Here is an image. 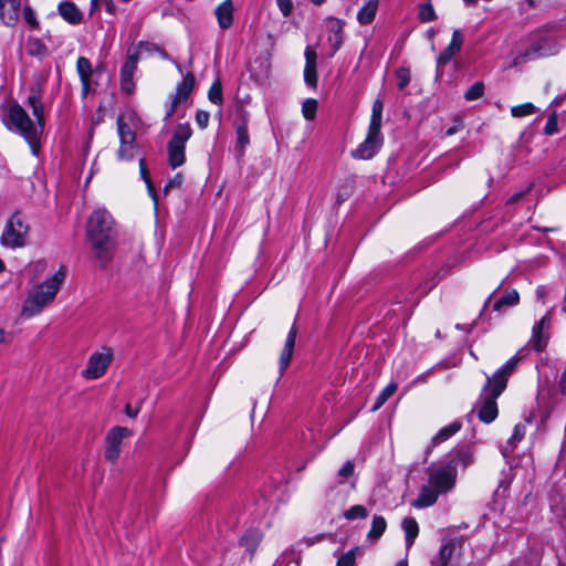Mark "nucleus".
Returning <instances> with one entry per match:
<instances>
[{"label": "nucleus", "instance_id": "60", "mask_svg": "<svg viewBox=\"0 0 566 566\" xmlns=\"http://www.w3.org/2000/svg\"><path fill=\"white\" fill-rule=\"evenodd\" d=\"M428 35H429V38H430V39H432V38L436 35L434 30H433V29H430V30L428 31Z\"/></svg>", "mask_w": 566, "mask_h": 566}, {"label": "nucleus", "instance_id": "32", "mask_svg": "<svg viewBox=\"0 0 566 566\" xmlns=\"http://www.w3.org/2000/svg\"><path fill=\"white\" fill-rule=\"evenodd\" d=\"M387 527V522L382 516L375 515L373 517L370 530L367 534V537L373 541H377L385 533Z\"/></svg>", "mask_w": 566, "mask_h": 566}, {"label": "nucleus", "instance_id": "13", "mask_svg": "<svg viewBox=\"0 0 566 566\" xmlns=\"http://www.w3.org/2000/svg\"><path fill=\"white\" fill-rule=\"evenodd\" d=\"M129 434L130 431L125 427H114L108 431L104 452L106 460L115 462L118 459L122 442Z\"/></svg>", "mask_w": 566, "mask_h": 566}, {"label": "nucleus", "instance_id": "16", "mask_svg": "<svg viewBox=\"0 0 566 566\" xmlns=\"http://www.w3.org/2000/svg\"><path fill=\"white\" fill-rule=\"evenodd\" d=\"M214 17L220 30H229L234 22V6L232 0H224L218 4L214 9Z\"/></svg>", "mask_w": 566, "mask_h": 566}, {"label": "nucleus", "instance_id": "54", "mask_svg": "<svg viewBox=\"0 0 566 566\" xmlns=\"http://www.w3.org/2000/svg\"><path fill=\"white\" fill-rule=\"evenodd\" d=\"M125 412L128 417L135 418L139 412V408H133L130 405H127L125 408Z\"/></svg>", "mask_w": 566, "mask_h": 566}, {"label": "nucleus", "instance_id": "61", "mask_svg": "<svg viewBox=\"0 0 566 566\" xmlns=\"http://www.w3.org/2000/svg\"><path fill=\"white\" fill-rule=\"evenodd\" d=\"M98 4V0H91L92 8H96Z\"/></svg>", "mask_w": 566, "mask_h": 566}, {"label": "nucleus", "instance_id": "41", "mask_svg": "<svg viewBox=\"0 0 566 566\" xmlns=\"http://www.w3.org/2000/svg\"><path fill=\"white\" fill-rule=\"evenodd\" d=\"M484 93V84L482 82H475L465 93L464 98L467 101H475L480 98Z\"/></svg>", "mask_w": 566, "mask_h": 566}, {"label": "nucleus", "instance_id": "8", "mask_svg": "<svg viewBox=\"0 0 566 566\" xmlns=\"http://www.w3.org/2000/svg\"><path fill=\"white\" fill-rule=\"evenodd\" d=\"M457 472L453 464H444L429 470V482L441 494L450 492L457 482Z\"/></svg>", "mask_w": 566, "mask_h": 566}, {"label": "nucleus", "instance_id": "15", "mask_svg": "<svg viewBox=\"0 0 566 566\" xmlns=\"http://www.w3.org/2000/svg\"><path fill=\"white\" fill-rule=\"evenodd\" d=\"M460 548L461 543L455 538L442 543L438 555L431 559V566H448Z\"/></svg>", "mask_w": 566, "mask_h": 566}, {"label": "nucleus", "instance_id": "63", "mask_svg": "<svg viewBox=\"0 0 566 566\" xmlns=\"http://www.w3.org/2000/svg\"><path fill=\"white\" fill-rule=\"evenodd\" d=\"M491 303V296L486 300L485 304H484V307L489 306Z\"/></svg>", "mask_w": 566, "mask_h": 566}, {"label": "nucleus", "instance_id": "11", "mask_svg": "<svg viewBox=\"0 0 566 566\" xmlns=\"http://www.w3.org/2000/svg\"><path fill=\"white\" fill-rule=\"evenodd\" d=\"M520 358L514 356L510 358L505 364H503L492 377H488L486 384L488 387L494 388L495 396H501L507 385L509 377L515 370Z\"/></svg>", "mask_w": 566, "mask_h": 566}, {"label": "nucleus", "instance_id": "48", "mask_svg": "<svg viewBox=\"0 0 566 566\" xmlns=\"http://www.w3.org/2000/svg\"><path fill=\"white\" fill-rule=\"evenodd\" d=\"M139 170H140L142 178L146 182L148 189L151 191L153 190V184L150 181V176H149L148 169L146 167L145 159H140L139 160Z\"/></svg>", "mask_w": 566, "mask_h": 566}, {"label": "nucleus", "instance_id": "34", "mask_svg": "<svg viewBox=\"0 0 566 566\" xmlns=\"http://www.w3.org/2000/svg\"><path fill=\"white\" fill-rule=\"evenodd\" d=\"M471 463H472L471 453L469 451L461 450L447 464H453L455 467V472L458 473L459 467H461L462 469H465Z\"/></svg>", "mask_w": 566, "mask_h": 566}, {"label": "nucleus", "instance_id": "7", "mask_svg": "<svg viewBox=\"0 0 566 566\" xmlns=\"http://www.w3.org/2000/svg\"><path fill=\"white\" fill-rule=\"evenodd\" d=\"M114 357V352L108 346H102L91 354L82 376L85 379L94 380L103 377Z\"/></svg>", "mask_w": 566, "mask_h": 566}, {"label": "nucleus", "instance_id": "3", "mask_svg": "<svg viewBox=\"0 0 566 566\" xmlns=\"http://www.w3.org/2000/svg\"><path fill=\"white\" fill-rule=\"evenodd\" d=\"M66 277V271L61 266L52 276L34 285L28 292L21 307V316L30 318L42 313L53 303Z\"/></svg>", "mask_w": 566, "mask_h": 566}, {"label": "nucleus", "instance_id": "27", "mask_svg": "<svg viewBox=\"0 0 566 566\" xmlns=\"http://www.w3.org/2000/svg\"><path fill=\"white\" fill-rule=\"evenodd\" d=\"M328 41L333 48V54L337 52L343 43V24L339 20H332L328 28Z\"/></svg>", "mask_w": 566, "mask_h": 566}, {"label": "nucleus", "instance_id": "64", "mask_svg": "<svg viewBox=\"0 0 566 566\" xmlns=\"http://www.w3.org/2000/svg\"><path fill=\"white\" fill-rule=\"evenodd\" d=\"M247 539H248V536H243V537L241 538V543H242V544H244V543L247 542Z\"/></svg>", "mask_w": 566, "mask_h": 566}, {"label": "nucleus", "instance_id": "38", "mask_svg": "<svg viewBox=\"0 0 566 566\" xmlns=\"http://www.w3.org/2000/svg\"><path fill=\"white\" fill-rule=\"evenodd\" d=\"M535 112L536 107L532 103H524L511 108L512 116L517 118L533 115Z\"/></svg>", "mask_w": 566, "mask_h": 566}, {"label": "nucleus", "instance_id": "29", "mask_svg": "<svg viewBox=\"0 0 566 566\" xmlns=\"http://www.w3.org/2000/svg\"><path fill=\"white\" fill-rule=\"evenodd\" d=\"M25 50L29 55L38 57V59H43L49 53L48 48L42 42V40H40L38 38H33V36H30L27 40Z\"/></svg>", "mask_w": 566, "mask_h": 566}, {"label": "nucleus", "instance_id": "10", "mask_svg": "<svg viewBox=\"0 0 566 566\" xmlns=\"http://www.w3.org/2000/svg\"><path fill=\"white\" fill-rule=\"evenodd\" d=\"M499 397L495 396L493 387H488V384L484 385L478 402V416L481 421L490 423L496 419L499 413L496 399Z\"/></svg>", "mask_w": 566, "mask_h": 566}, {"label": "nucleus", "instance_id": "30", "mask_svg": "<svg viewBox=\"0 0 566 566\" xmlns=\"http://www.w3.org/2000/svg\"><path fill=\"white\" fill-rule=\"evenodd\" d=\"M520 302V295L516 290L505 292L497 301L492 305L494 311H501L504 307L515 306Z\"/></svg>", "mask_w": 566, "mask_h": 566}, {"label": "nucleus", "instance_id": "18", "mask_svg": "<svg viewBox=\"0 0 566 566\" xmlns=\"http://www.w3.org/2000/svg\"><path fill=\"white\" fill-rule=\"evenodd\" d=\"M463 36L461 31L454 30L452 33L451 42L437 59L438 67L448 64L451 61V59L461 50Z\"/></svg>", "mask_w": 566, "mask_h": 566}, {"label": "nucleus", "instance_id": "44", "mask_svg": "<svg viewBox=\"0 0 566 566\" xmlns=\"http://www.w3.org/2000/svg\"><path fill=\"white\" fill-rule=\"evenodd\" d=\"M558 120H557V114L556 113H553L547 122H546V125L544 127V132L546 135H554L558 132Z\"/></svg>", "mask_w": 566, "mask_h": 566}, {"label": "nucleus", "instance_id": "14", "mask_svg": "<svg viewBox=\"0 0 566 566\" xmlns=\"http://www.w3.org/2000/svg\"><path fill=\"white\" fill-rule=\"evenodd\" d=\"M137 53H129L120 67V90L128 95L135 91L134 74L137 70Z\"/></svg>", "mask_w": 566, "mask_h": 566}, {"label": "nucleus", "instance_id": "35", "mask_svg": "<svg viewBox=\"0 0 566 566\" xmlns=\"http://www.w3.org/2000/svg\"><path fill=\"white\" fill-rule=\"evenodd\" d=\"M382 109L384 104L380 99H376L373 104L371 116L369 126L381 129V118H382Z\"/></svg>", "mask_w": 566, "mask_h": 566}, {"label": "nucleus", "instance_id": "47", "mask_svg": "<svg viewBox=\"0 0 566 566\" xmlns=\"http://www.w3.org/2000/svg\"><path fill=\"white\" fill-rule=\"evenodd\" d=\"M184 176L181 172H177L164 187V191L168 192L171 188H179L182 185Z\"/></svg>", "mask_w": 566, "mask_h": 566}, {"label": "nucleus", "instance_id": "19", "mask_svg": "<svg viewBox=\"0 0 566 566\" xmlns=\"http://www.w3.org/2000/svg\"><path fill=\"white\" fill-rule=\"evenodd\" d=\"M76 72L82 84V96L86 97L91 91V77L93 74L91 61L85 56H80L76 61Z\"/></svg>", "mask_w": 566, "mask_h": 566}, {"label": "nucleus", "instance_id": "24", "mask_svg": "<svg viewBox=\"0 0 566 566\" xmlns=\"http://www.w3.org/2000/svg\"><path fill=\"white\" fill-rule=\"evenodd\" d=\"M525 433H526V423L520 422V423L515 424L512 436L507 440L506 444L504 447H502V453L504 457H507L515 450L517 443L520 441H522Z\"/></svg>", "mask_w": 566, "mask_h": 566}, {"label": "nucleus", "instance_id": "55", "mask_svg": "<svg viewBox=\"0 0 566 566\" xmlns=\"http://www.w3.org/2000/svg\"><path fill=\"white\" fill-rule=\"evenodd\" d=\"M458 130H459V127L457 125H454V126H452V127L447 129L446 135L447 136H452L455 133H458Z\"/></svg>", "mask_w": 566, "mask_h": 566}, {"label": "nucleus", "instance_id": "49", "mask_svg": "<svg viewBox=\"0 0 566 566\" xmlns=\"http://www.w3.org/2000/svg\"><path fill=\"white\" fill-rule=\"evenodd\" d=\"M210 115L206 111H198L196 114V123L197 125L203 129L208 126Z\"/></svg>", "mask_w": 566, "mask_h": 566}, {"label": "nucleus", "instance_id": "50", "mask_svg": "<svg viewBox=\"0 0 566 566\" xmlns=\"http://www.w3.org/2000/svg\"><path fill=\"white\" fill-rule=\"evenodd\" d=\"M277 7L284 17H289L293 10L291 0H276Z\"/></svg>", "mask_w": 566, "mask_h": 566}, {"label": "nucleus", "instance_id": "23", "mask_svg": "<svg viewBox=\"0 0 566 566\" xmlns=\"http://www.w3.org/2000/svg\"><path fill=\"white\" fill-rule=\"evenodd\" d=\"M59 13L69 23L76 25L82 22L83 14L73 2H62L59 4Z\"/></svg>", "mask_w": 566, "mask_h": 566}, {"label": "nucleus", "instance_id": "28", "mask_svg": "<svg viewBox=\"0 0 566 566\" xmlns=\"http://www.w3.org/2000/svg\"><path fill=\"white\" fill-rule=\"evenodd\" d=\"M401 526L405 532L406 546L407 548H410L419 534L418 523L413 517H406L403 518Z\"/></svg>", "mask_w": 566, "mask_h": 566}, {"label": "nucleus", "instance_id": "31", "mask_svg": "<svg viewBox=\"0 0 566 566\" xmlns=\"http://www.w3.org/2000/svg\"><path fill=\"white\" fill-rule=\"evenodd\" d=\"M250 144L248 125L245 122L240 124L235 130V147L240 155H243L244 148Z\"/></svg>", "mask_w": 566, "mask_h": 566}, {"label": "nucleus", "instance_id": "58", "mask_svg": "<svg viewBox=\"0 0 566 566\" xmlns=\"http://www.w3.org/2000/svg\"><path fill=\"white\" fill-rule=\"evenodd\" d=\"M315 6H321L325 2V0H311Z\"/></svg>", "mask_w": 566, "mask_h": 566}, {"label": "nucleus", "instance_id": "40", "mask_svg": "<svg viewBox=\"0 0 566 566\" xmlns=\"http://www.w3.org/2000/svg\"><path fill=\"white\" fill-rule=\"evenodd\" d=\"M367 515H368V511L363 505H354L344 512V517L348 521H353L356 518H366Z\"/></svg>", "mask_w": 566, "mask_h": 566}, {"label": "nucleus", "instance_id": "20", "mask_svg": "<svg viewBox=\"0 0 566 566\" xmlns=\"http://www.w3.org/2000/svg\"><path fill=\"white\" fill-rule=\"evenodd\" d=\"M305 67H304V81L308 86L316 87L317 85V72H316V60L317 54L311 46L305 49Z\"/></svg>", "mask_w": 566, "mask_h": 566}, {"label": "nucleus", "instance_id": "43", "mask_svg": "<svg viewBox=\"0 0 566 566\" xmlns=\"http://www.w3.org/2000/svg\"><path fill=\"white\" fill-rule=\"evenodd\" d=\"M397 85L399 90H403L410 83V72L408 69L400 67L396 72Z\"/></svg>", "mask_w": 566, "mask_h": 566}, {"label": "nucleus", "instance_id": "62", "mask_svg": "<svg viewBox=\"0 0 566 566\" xmlns=\"http://www.w3.org/2000/svg\"><path fill=\"white\" fill-rule=\"evenodd\" d=\"M396 566H408L407 562L401 560Z\"/></svg>", "mask_w": 566, "mask_h": 566}, {"label": "nucleus", "instance_id": "59", "mask_svg": "<svg viewBox=\"0 0 566 566\" xmlns=\"http://www.w3.org/2000/svg\"><path fill=\"white\" fill-rule=\"evenodd\" d=\"M521 196H522V193H516V195H514V196L511 198V200H510V201H511V202H514V201H516Z\"/></svg>", "mask_w": 566, "mask_h": 566}, {"label": "nucleus", "instance_id": "46", "mask_svg": "<svg viewBox=\"0 0 566 566\" xmlns=\"http://www.w3.org/2000/svg\"><path fill=\"white\" fill-rule=\"evenodd\" d=\"M336 566H355V552L349 551L343 554L337 562Z\"/></svg>", "mask_w": 566, "mask_h": 566}, {"label": "nucleus", "instance_id": "2", "mask_svg": "<svg viewBox=\"0 0 566 566\" xmlns=\"http://www.w3.org/2000/svg\"><path fill=\"white\" fill-rule=\"evenodd\" d=\"M86 238L95 262L101 269H105L112 262L117 245L116 224L105 208H96L90 214Z\"/></svg>", "mask_w": 566, "mask_h": 566}, {"label": "nucleus", "instance_id": "1", "mask_svg": "<svg viewBox=\"0 0 566 566\" xmlns=\"http://www.w3.org/2000/svg\"><path fill=\"white\" fill-rule=\"evenodd\" d=\"M44 80H39L30 88L28 105L31 107L35 122L31 120L20 105L9 109L7 127L21 135L29 144L32 155L36 156L41 147V136L44 129V108L42 103Z\"/></svg>", "mask_w": 566, "mask_h": 566}, {"label": "nucleus", "instance_id": "4", "mask_svg": "<svg viewBox=\"0 0 566 566\" xmlns=\"http://www.w3.org/2000/svg\"><path fill=\"white\" fill-rule=\"evenodd\" d=\"M30 224L25 216L20 212L13 213L6 222L2 230V245L10 248H22L27 244L30 235Z\"/></svg>", "mask_w": 566, "mask_h": 566}, {"label": "nucleus", "instance_id": "37", "mask_svg": "<svg viewBox=\"0 0 566 566\" xmlns=\"http://www.w3.org/2000/svg\"><path fill=\"white\" fill-rule=\"evenodd\" d=\"M317 101L314 98H307L302 104V114L305 119L313 120L317 112Z\"/></svg>", "mask_w": 566, "mask_h": 566}, {"label": "nucleus", "instance_id": "12", "mask_svg": "<svg viewBox=\"0 0 566 566\" xmlns=\"http://www.w3.org/2000/svg\"><path fill=\"white\" fill-rule=\"evenodd\" d=\"M195 87V76L191 73H187L181 83L176 87L175 94L171 96V101L166 111L165 119H169L176 112L178 105L185 103L190 96Z\"/></svg>", "mask_w": 566, "mask_h": 566}, {"label": "nucleus", "instance_id": "5", "mask_svg": "<svg viewBox=\"0 0 566 566\" xmlns=\"http://www.w3.org/2000/svg\"><path fill=\"white\" fill-rule=\"evenodd\" d=\"M132 115H120L117 118V133L120 143L117 151L119 160L130 161L135 158L137 151L136 134L132 127Z\"/></svg>", "mask_w": 566, "mask_h": 566}, {"label": "nucleus", "instance_id": "52", "mask_svg": "<svg viewBox=\"0 0 566 566\" xmlns=\"http://www.w3.org/2000/svg\"><path fill=\"white\" fill-rule=\"evenodd\" d=\"M560 45L557 42H553L548 48L541 45L539 51L542 55H554L558 53Z\"/></svg>", "mask_w": 566, "mask_h": 566}, {"label": "nucleus", "instance_id": "26", "mask_svg": "<svg viewBox=\"0 0 566 566\" xmlns=\"http://www.w3.org/2000/svg\"><path fill=\"white\" fill-rule=\"evenodd\" d=\"M378 10V0L367 1L358 11L357 20L360 24L366 25L373 22Z\"/></svg>", "mask_w": 566, "mask_h": 566}, {"label": "nucleus", "instance_id": "25", "mask_svg": "<svg viewBox=\"0 0 566 566\" xmlns=\"http://www.w3.org/2000/svg\"><path fill=\"white\" fill-rule=\"evenodd\" d=\"M548 324L549 318L545 315L533 326L531 343L536 350H541L545 345L543 329L548 326Z\"/></svg>", "mask_w": 566, "mask_h": 566}, {"label": "nucleus", "instance_id": "33", "mask_svg": "<svg viewBox=\"0 0 566 566\" xmlns=\"http://www.w3.org/2000/svg\"><path fill=\"white\" fill-rule=\"evenodd\" d=\"M461 429V423L459 421H454L449 426L442 428L432 439L434 444L441 443L452 437Z\"/></svg>", "mask_w": 566, "mask_h": 566}, {"label": "nucleus", "instance_id": "9", "mask_svg": "<svg viewBox=\"0 0 566 566\" xmlns=\"http://www.w3.org/2000/svg\"><path fill=\"white\" fill-rule=\"evenodd\" d=\"M384 137L380 128L368 127V133L365 140L352 151V156L356 159L367 160L374 157L375 154L381 148Z\"/></svg>", "mask_w": 566, "mask_h": 566}, {"label": "nucleus", "instance_id": "53", "mask_svg": "<svg viewBox=\"0 0 566 566\" xmlns=\"http://www.w3.org/2000/svg\"><path fill=\"white\" fill-rule=\"evenodd\" d=\"M154 50L158 53V55L161 59L171 61L177 66L178 71L181 72L180 65L175 60H172L164 49L159 46H154Z\"/></svg>", "mask_w": 566, "mask_h": 566}, {"label": "nucleus", "instance_id": "22", "mask_svg": "<svg viewBox=\"0 0 566 566\" xmlns=\"http://www.w3.org/2000/svg\"><path fill=\"white\" fill-rule=\"evenodd\" d=\"M21 0H2V22L14 25L20 18Z\"/></svg>", "mask_w": 566, "mask_h": 566}, {"label": "nucleus", "instance_id": "51", "mask_svg": "<svg viewBox=\"0 0 566 566\" xmlns=\"http://www.w3.org/2000/svg\"><path fill=\"white\" fill-rule=\"evenodd\" d=\"M354 473V464L352 461H347L343 464V467L338 470V476L346 479Z\"/></svg>", "mask_w": 566, "mask_h": 566}, {"label": "nucleus", "instance_id": "6", "mask_svg": "<svg viewBox=\"0 0 566 566\" xmlns=\"http://www.w3.org/2000/svg\"><path fill=\"white\" fill-rule=\"evenodd\" d=\"M192 135V129L189 124H178L172 138L168 143V161L172 169L180 167L186 161V143Z\"/></svg>", "mask_w": 566, "mask_h": 566}, {"label": "nucleus", "instance_id": "42", "mask_svg": "<svg viewBox=\"0 0 566 566\" xmlns=\"http://www.w3.org/2000/svg\"><path fill=\"white\" fill-rule=\"evenodd\" d=\"M419 19L421 22H430L436 20L437 15L431 3H424L419 9Z\"/></svg>", "mask_w": 566, "mask_h": 566}, {"label": "nucleus", "instance_id": "56", "mask_svg": "<svg viewBox=\"0 0 566 566\" xmlns=\"http://www.w3.org/2000/svg\"><path fill=\"white\" fill-rule=\"evenodd\" d=\"M560 387H562V391L564 394H566V368H565V371L563 374V378H562V381H560Z\"/></svg>", "mask_w": 566, "mask_h": 566}, {"label": "nucleus", "instance_id": "17", "mask_svg": "<svg viewBox=\"0 0 566 566\" xmlns=\"http://www.w3.org/2000/svg\"><path fill=\"white\" fill-rule=\"evenodd\" d=\"M296 335L297 328L295 327V325H293L286 336L284 347L280 354L279 369L281 374H283L290 365L295 347Z\"/></svg>", "mask_w": 566, "mask_h": 566}, {"label": "nucleus", "instance_id": "39", "mask_svg": "<svg viewBox=\"0 0 566 566\" xmlns=\"http://www.w3.org/2000/svg\"><path fill=\"white\" fill-rule=\"evenodd\" d=\"M208 98L211 103H213L216 105L222 104V99H223L222 98V86H221V83L219 80L213 82V84L209 88Z\"/></svg>", "mask_w": 566, "mask_h": 566}, {"label": "nucleus", "instance_id": "36", "mask_svg": "<svg viewBox=\"0 0 566 566\" xmlns=\"http://www.w3.org/2000/svg\"><path fill=\"white\" fill-rule=\"evenodd\" d=\"M396 390L397 385L395 382H390L388 386H386L377 397V400L371 410H378L396 392Z\"/></svg>", "mask_w": 566, "mask_h": 566}, {"label": "nucleus", "instance_id": "57", "mask_svg": "<svg viewBox=\"0 0 566 566\" xmlns=\"http://www.w3.org/2000/svg\"><path fill=\"white\" fill-rule=\"evenodd\" d=\"M536 293H537V296H538V297L543 296V294H544V287H543V286H539V287L536 290Z\"/></svg>", "mask_w": 566, "mask_h": 566}, {"label": "nucleus", "instance_id": "45", "mask_svg": "<svg viewBox=\"0 0 566 566\" xmlns=\"http://www.w3.org/2000/svg\"><path fill=\"white\" fill-rule=\"evenodd\" d=\"M23 18H24L25 22H27L31 28H34V29H35V28H38L39 22H38V20H36V17H35V14H34L33 10H32L30 7H28V6H25V7H24V10H23Z\"/></svg>", "mask_w": 566, "mask_h": 566}, {"label": "nucleus", "instance_id": "21", "mask_svg": "<svg viewBox=\"0 0 566 566\" xmlns=\"http://www.w3.org/2000/svg\"><path fill=\"white\" fill-rule=\"evenodd\" d=\"M440 494L441 493L437 489L428 483L421 488L417 499L412 502V505L417 509L431 506L437 502Z\"/></svg>", "mask_w": 566, "mask_h": 566}]
</instances>
